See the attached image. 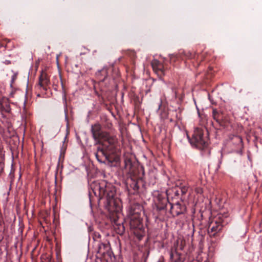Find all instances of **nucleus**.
<instances>
[{"label": "nucleus", "mask_w": 262, "mask_h": 262, "mask_svg": "<svg viewBox=\"0 0 262 262\" xmlns=\"http://www.w3.org/2000/svg\"><path fill=\"white\" fill-rule=\"evenodd\" d=\"M91 132L94 139L99 145L95 154L97 160L100 163L117 162L119 160V157L116 153L117 139L116 136L102 131L99 124L92 125Z\"/></svg>", "instance_id": "obj_1"}, {"label": "nucleus", "mask_w": 262, "mask_h": 262, "mask_svg": "<svg viewBox=\"0 0 262 262\" xmlns=\"http://www.w3.org/2000/svg\"><path fill=\"white\" fill-rule=\"evenodd\" d=\"M90 188V196L93 193L99 200L106 199L105 208L109 213H119L121 211V201L116 197V188L111 183L104 180L95 181L91 184Z\"/></svg>", "instance_id": "obj_2"}, {"label": "nucleus", "mask_w": 262, "mask_h": 262, "mask_svg": "<svg viewBox=\"0 0 262 262\" xmlns=\"http://www.w3.org/2000/svg\"><path fill=\"white\" fill-rule=\"evenodd\" d=\"M205 53L200 54L190 51H182L178 54H172L170 56V62L174 63L180 60L189 59L191 61L193 66L197 68L204 59Z\"/></svg>", "instance_id": "obj_3"}, {"label": "nucleus", "mask_w": 262, "mask_h": 262, "mask_svg": "<svg viewBox=\"0 0 262 262\" xmlns=\"http://www.w3.org/2000/svg\"><path fill=\"white\" fill-rule=\"evenodd\" d=\"M190 143L200 149L207 147L208 145L207 133L205 129L197 127L195 129Z\"/></svg>", "instance_id": "obj_4"}, {"label": "nucleus", "mask_w": 262, "mask_h": 262, "mask_svg": "<svg viewBox=\"0 0 262 262\" xmlns=\"http://www.w3.org/2000/svg\"><path fill=\"white\" fill-rule=\"evenodd\" d=\"M188 187L186 186H176L169 188L166 191V195L168 201L176 200V205L180 206L179 200L183 201L185 198V195L188 191Z\"/></svg>", "instance_id": "obj_5"}, {"label": "nucleus", "mask_w": 262, "mask_h": 262, "mask_svg": "<svg viewBox=\"0 0 262 262\" xmlns=\"http://www.w3.org/2000/svg\"><path fill=\"white\" fill-rule=\"evenodd\" d=\"M222 215L223 214H217L209 223L208 234L210 237L217 240L220 239V233L223 227Z\"/></svg>", "instance_id": "obj_6"}, {"label": "nucleus", "mask_w": 262, "mask_h": 262, "mask_svg": "<svg viewBox=\"0 0 262 262\" xmlns=\"http://www.w3.org/2000/svg\"><path fill=\"white\" fill-rule=\"evenodd\" d=\"M212 117L220 126L224 128L228 127L231 123L230 116L228 114L215 108L212 110Z\"/></svg>", "instance_id": "obj_7"}, {"label": "nucleus", "mask_w": 262, "mask_h": 262, "mask_svg": "<svg viewBox=\"0 0 262 262\" xmlns=\"http://www.w3.org/2000/svg\"><path fill=\"white\" fill-rule=\"evenodd\" d=\"M93 246L95 251L98 255V256H104L106 254L111 255V246L108 243L104 244L101 243L100 240L95 239Z\"/></svg>", "instance_id": "obj_8"}, {"label": "nucleus", "mask_w": 262, "mask_h": 262, "mask_svg": "<svg viewBox=\"0 0 262 262\" xmlns=\"http://www.w3.org/2000/svg\"><path fill=\"white\" fill-rule=\"evenodd\" d=\"M179 242H177L176 243L174 244L173 246L171 248L170 251V259L171 262H184L185 261V257L183 255L178 252L179 246H178ZM184 249V246L182 245V243L179 247V249L181 250H183Z\"/></svg>", "instance_id": "obj_9"}, {"label": "nucleus", "mask_w": 262, "mask_h": 262, "mask_svg": "<svg viewBox=\"0 0 262 262\" xmlns=\"http://www.w3.org/2000/svg\"><path fill=\"white\" fill-rule=\"evenodd\" d=\"M151 65L154 71L157 74L160 78L165 75L166 68L164 64L157 59L152 60Z\"/></svg>", "instance_id": "obj_10"}, {"label": "nucleus", "mask_w": 262, "mask_h": 262, "mask_svg": "<svg viewBox=\"0 0 262 262\" xmlns=\"http://www.w3.org/2000/svg\"><path fill=\"white\" fill-rule=\"evenodd\" d=\"M126 187L129 193L134 194L139 188L138 180L133 177L127 178L126 181Z\"/></svg>", "instance_id": "obj_11"}, {"label": "nucleus", "mask_w": 262, "mask_h": 262, "mask_svg": "<svg viewBox=\"0 0 262 262\" xmlns=\"http://www.w3.org/2000/svg\"><path fill=\"white\" fill-rule=\"evenodd\" d=\"M49 83L50 80L48 75L42 71L39 77L38 83L37 85V88L42 89L43 90L47 91Z\"/></svg>", "instance_id": "obj_12"}, {"label": "nucleus", "mask_w": 262, "mask_h": 262, "mask_svg": "<svg viewBox=\"0 0 262 262\" xmlns=\"http://www.w3.org/2000/svg\"><path fill=\"white\" fill-rule=\"evenodd\" d=\"M108 71L106 69H103L96 73L97 80L99 85L105 81L107 79Z\"/></svg>", "instance_id": "obj_13"}, {"label": "nucleus", "mask_w": 262, "mask_h": 262, "mask_svg": "<svg viewBox=\"0 0 262 262\" xmlns=\"http://www.w3.org/2000/svg\"><path fill=\"white\" fill-rule=\"evenodd\" d=\"M134 214H130V226L131 228H140L141 220L139 217L137 216H133Z\"/></svg>", "instance_id": "obj_14"}, {"label": "nucleus", "mask_w": 262, "mask_h": 262, "mask_svg": "<svg viewBox=\"0 0 262 262\" xmlns=\"http://www.w3.org/2000/svg\"><path fill=\"white\" fill-rule=\"evenodd\" d=\"M124 222V220H121L119 221L118 225H114L116 233L119 235H123L125 232V227L123 225Z\"/></svg>", "instance_id": "obj_15"}, {"label": "nucleus", "mask_w": 262, "mask_h": 262, "mask_svg": "<svg viewBox=\"0 0 262 262\" xmlns=\"http://www.w3.org/2000/svg\"><path fill=\"white\" fill-rule=\"evenodd\" d=\"M109 217L112 223L114 224V225H118L119 221L121 220H124L123 216H122V214L121 215H119L118 214H108Z\"/></svg>", "instance_id": "obj_16"}, {"label": "nucleus", "mask_w": 262, "mask_h": 262, "mask_svg": "<svg viewBox=\"0 0 262 262\" xmlns=\"http://www.w3.org/2000/svg\"><path fill=\"white\" fill-rule=\"evenodd\" d=\"M134 234L138 241H141L145 235L144 231L142 228L134 229Z\"/></svg>", "instance_id": "obj_17"}, {"label": "nucleus", "mask_w": 262, "mask_h": 262, "mask_svg": "<svg viewBox=\"0 0 262 262\" xmlns=\"http://www.w3.org/2000/svg\"><path fill=\"white\" fill-rule=\"evenodd\" d=\"M12 72L13 73V75L11 77V79L10 81V88L13 89V88H14V85H15V81L17 78L18 72H14L13 71H12Z\"/></svg>", "instance_id": "obj_18"}, {"label": "nucleus", "mask_w": 262, "mask_h": 262, "mask_svg": "<svg viewBox=\"0 0 262 262\" xmlns=\"http://www.w3.org/2000/svg\"><path fill=\"white\" fill-rule=\"evenodd\" d=\"M42 262H51V256L50 254H42L40 257Z\"/></svg>", "instance_id": "obj_19"}, {"label": "nucleus", "mask_w": 262, "mask_h": 262, "mask_svg": "<svg viewBox=\"0 0 262 262\" xmlns=\"http://www.w3.org/2000/svg\"><path fill=\"white\" fill-rule=\"evenodd\" d=\"M166 201L164 200L163 202L161 204H158L157 205V210L158 211H164L166 207V205L165 204Z\"/></svg>", "instance_id": "obj_20"}, {"label": "nucleus", "mask_w": 262, "mask_h": 262, "mask_svg": "<svg viewBox=\"0 0 262 262\" xmlns=\"http://www.w3.org/2000/svg\"><path fill=\"white\" fill-rule=\"evenodd\" d=\"M125 168L126 169L129 168V171L130 172H132L133 170H132V163L130 160H127L125 161Z\"/></svg>", "instance_id": "obj_21"}, {"label": "nucleus", "mask_w": 262, "mask_h": 262, "mask_svg": "<svg viewBox=\"0 0 262 262\" xmlns=\"http://www.w3.org/2000/svg\"><path fill=\"white\" fill-rule=\"evenodd\" d=\"M11 91L10 93V95L11 97H13L14 96V94L17 89L16 88V85H14V88H13H13H11Z\"/></svg>", "instance_id": "obj_22"}, {"label": "nucleus", "mask_w": 262, "mask_h": 262, "mask_svg": "<svg viewBox=\"0 0 262 262\" xmlns=\"http://www.w3.org/2000/svg\"><path fill=\"white\" fill-rule=\"evenodd\" d=\"M96 237V240H100V238L101 237V235L98 233H94V236H93V239L94 242H95V238Z\"/></svg>", "instance_id": "obj_23"}, {"label": "nucleus", "mask_w": 262, "mask_h": 262, "mask_svg": "<svg viewBox=\"0 0 262 262\" xmlns=\"http://www.w3.org/2000/svg\"><path fill=\"white\" fill-rule=\"evenodd\" d=\"M137 206H138L139 211H141L142 210V209H143L142 206H141L139 205H137Z\"/></svg>", "instance_id": "obj_24"}, {"label": "nucleus", "mask_w": 262, "mask_h": 262, "mask_svg": "<svg viewBox=\"0 0 262 262\" xmlns=\"http://www.w3.org/2000/svg\"><path fill=\"white\" fill-rule=\"evenodd\" d=\"M132 210H133V213H139L138 211H136V208H134L133 209V207H132Z\"/></svg>", "instance_id": "obj_25"}, {"label": "nucleus", "mask_w": 262, "mask_h": 262, "mask_svg": "<svg viewBox=\"0 0 262 262\" xmlns=\"http://www.w3.org/2000/svg\"><path fill=\"white\" fill-rule=\"evenodd\" d=\"M237 139L238 141H239V142H240L241 143L242 142V140L241 138L237 137Z\"/></svg>", "instance_id": "obj_26"}, {"label": "nucleus", "mask_w": 262, "mask_h": 262, "mask_svg": "<svg viewBox=\"0 0 262 262\" xmlns=\"http://www.w3.org/2000/svg\"><path fill=\"white\" fill-rule=\"evenodd\" d=\"M5 63L7 64H8L10 63V61H8V60H6Z\"/></svg>", "instance_id": "obj_27"}, {"label": "nucleus", "mask_w": 262, "mask_h": 262, "mask_svg": "<svg viewBox=\"0 0 262 262\" xmlns=\"http://www.w3.org/2000/svg\"><path fill=\"white\" fill-rule=\"evenodd\" d=\"M2 98V94L0 92V103H1V99Z\"/></svg>", "instance_id": "obj_28"}, {"label": "nucleus", "mask_w": 262, "mask_h": 262, "mask_svg": "<svg viewBox=\"0 0 262 262\" xmlns=\"http://www.w3.org/2000/svg\"><path fill=\"white\" fill-rule=\"evenodd\" d=\"M210 241H211V242H212V243H215L216 242V241H213V239H211Z\"/></svg>", "instance_id": "obj_29"}, {"label": "nucleus", "mask_w": 262, "mask_h": 262, "mask_svg": "<svg viewBox=\"0 0 262 262\" xmlns=\"http://www.w3.org/2000/svg\"><path fill=\"white\" fill-rule=\"evenodd\" d=\"M177 213H183L182 211H178Z\"/></svg>", "instance_id": "obj_30"}, {"label": "nucleus", "mask_w": 262, "mask_h": 262, "mask_svg": "<svg viewBox=\"0 0 262 262\" xmlns=\"http://www.w3.org/2000/svg\"><path fill=\"white\" fill-rule=\"evenodd\" d=\"M53 216H54V219H55V214H54Z\"/></svg>", "instance_id": "obj_31"}, {"label": "nucleus", "mask_w": 262, "mask_h": 262, "mask_svg": "<svg viewBox=\"0 0 262 262\" xmlns=\"http://www.w3.org/2000/svg\"><path fill=\"white\" fill-rule=\"evenodd\" d=\"M2 238H3V237L0 238V241L2 240Z\"/></svg>", "instance_id": "obj_32"}]
</instances>
